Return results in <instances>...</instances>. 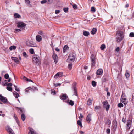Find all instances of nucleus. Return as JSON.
<instances>
[{
	"label": "nucleus",
	"instance_id": "nucleus-36",
	"mask_svg": "<svg viewBox=\"0 0 134 134\" xmlns=\"http://www.w3.org/2000/svg\"><path fill=\"white\" fill-rule=\"evenodd\" d=\"M7 89L8 90L10 91H11L12 90L11 87L9 86H7Z\"/></svg>",
	"mask_w": 134,
	"mask_h": 134
},
{
	"label": "nucleus",
	"instance_id": "nucleus-11",
	"mask_svg": "<svg viewBox=\"0 0 134 134\" xmlns=\"http://www.w3.org/2000/svg\"><path fill=\"white\" fill-rule=\"evenodd\" d=\"M0 100L3 102L6 103L7 102V99L5 97L2 96L0 95Z\"/></svg>",
	"mask_w": 134,
	"mask_h": 134
},
{
	"label": "nucleus",
	"instance_id": "nucleus-8",
	"mask_svg": "<svg viewBox=\"0 0 134 134\" xmlns=\"http://www.w3.org/2000/svg\"><path fill=\"white\" fill-rule=\"evenodd\" d=\"M52 57L53 59H54L55 64H56L58 61V57L57 55L54 53H53Z\"/></svg>",
	"mask_w": 134,
	"mask_h": 134
},
{
	"label": "nucleus",
	"instance_id": "nucleus-34",
	"mask_svg": "<svg viewBox=\"0 0 134 134\" xmlns=\"http://www.w3.org/2000/svg\"><path fill=\"white\" fill-rule=\"evenodd\" d=\"M22 54L23 56L25 58H27L28 57V55L25 52H23L22 53Z\"/></svg>",
	"mask_w": 134,
	"mask_h": 134
},
{
	"label": "nucleus",
	"instance_id": "nucleus-35",
	"mask_svg": "<svg viewBox=\"0 0 134 134\" xmlns=\"http://www.w3.org/2000/svg\"><path fill=\"white\" fill-rule=\"evenodd\" d=\"M68 7L66 8H63V10L64 12L65 13H67L68 12Z\"/></svg>",
	"mask_w": 134,
	"mask_h": 134
},
{
	"label": "nucleus",
	"instance_id": "nucleus-57",
	"mask_svg": "<svg viewBox=\"0 0 134 134\" xmlns=\"http://www.w3.org/2000/svg\"><path fill=\"white\" fill-rule=\"evenodd\" d=\"M80 117L81 118H82L83 117V115L81 113L80 114V117H79L80 118Z\"/></svg>",
	"mask_w": 134,
	"mask_h": 134
},
{
	"label": "nucleus",
	"instance_id": "nucleus-5",
	"mask_svg": "<svg viewBox=\"0 0 134 134\" xmlns=\"http://www.w3.org/2000/svg\"><path fill=\"white\" fill-rule=\"evenodd\" d=\"M91 59L92 65L93 66H95V64L96 62V57L94 55L92 54L91 55Z\"/></svg>",
	"mask_w": 134,
	"mask_h": 134
},
{
	"label": "nucleus",
	"instance_id": "nucleus-38",
	"mask_svg": "<svg viewBox=\"0 0 134 134\" xmlns=\"http://www.w3.org/2000/svg\"><path fill=\"white\" fill-rule=\"evenodd\" d=\"M4 77L6 79H7L9 77V75L8 74H6L4 75Z\"/></svg>",
	"mask_w": 134,
	"mask_h": 134
},
{
	"label": "nucleus",
	"instance_id": "nucleus-27",
	"mask_svg": "<svg viewBox=\"0 0 134 134\" xmlns=\"http://www.w3.org/2000/svg\"><path fill=\"white\" fill-rule=\"evenodd\" d=\"M77 124L78 125L80 126L81 127H82V123L81 121L79 120L77 121Z\"/></svg>",
	"mask_w": 134,
	"mask_h": 134
},
{
	"label": "nucleus",
	"instance_id": "nucleus-6",
	"mask_svg": "<svg viewBox=\"0 0 134 134\" xmlns=\"http://www.w3.org/2000/svg\"><path fill=\"white\" fill-rule=\"evenodd\" d=\"M103 104L104 107L106 108V110L108 111L110 107V105L108 104V102L106 101H104Z\"/></svg>",
	"mask_w": 134,
	"mask_h": 134
},
{
	"label": "nucleus",
	"instance_id": "nucleus-52",
	"mask_svg": "<svg viewBox=\"0 0 134 134\" xmlns=\"http://www.w3.org/2000/svg\"><path fill=\"white\" fill-rule=\"evenodd\" d=\"M60 12V10H56L55 11V13L56 14H58Z\"/></svg>",
	"mask_w": 134,
	"mask_h": 134
},
{
	"label": "nucleus",
	"instance_id": "nucleus-50",
	"mask_svg": "<svg viewBox=\"0 0 134 134\" xmlns=\"http://www.w3.org/2000/svg\"><path fill=\"white\" fill-rule=\"evenodd\" d=\"M15 93H16V96H15V97L16 98H18L19 96V94L16 92H15Z\"/></svg>",
	"mask_w": 134,
	"mask_h": 134
},
{
	"label": "nucleus",
	"instance_id": "nucleus-10",
	"mask_svg": "<svg viewBox=\"0 0 134 134\" xmlns=\"http://www.w3.org/2000/svg\"><path fill=\"white\" fill-rule=\"evenodd\" d=\"M113 129L115 131L116 130L117 127V124L116 121V120L114 121H113Z\"/></svg>",
	"mask_w": 134,
	"mask_h": 134
},
{
	"label": "nucleus",
	"instance_id": "nucleus-54",
	"mask_svg": "<svg viewBox=\"0 0 134 134\" xmlns=\"http://www.w3.org/2000/svg\"><path fill=\"white\" fill-rule=\"evenodd\" d=\"M23 79L24 80H26V81H28V79L26 78V77L24 76L23 77Z\"/></svg>",
	"mask_w": 134,
	"mask_h": 134
},
{
	"label": "nucleus",
	"instance_id": "nucleus-31",
	"mask_svg": "<svg viewBox=\"0 0 134 134\" xmlns=\"http://www.w3.org/2000/svg\"><path fill=\"white\" fill-rule=\"evenodd\" d=\"M30 53L31 54H33L34 53V51L33 49L31 48L29 50Z\"/></svg>",
	"mask_w": 134,
	"mask_h": 134
},
{
	"label": "nucleus",
	"instance_id": "nucleus-17",
	"mask_svg": "<svg viewBox=\"0 0 134 134\" xmlns=\"http://www.w3.org/2000/svg\"><path fill=\"white\" fill-rule=\"evenodd\" d=\"M105 121L106 124L108 125H109L111 124V121L109 119L105 118Z\"/></svg>",
	"mask_w": 134,
	"mask_h": 134
},
{
	"label": "nucleus",
	"instance_id": "nucleus-64",
	"mask_svg": "<svg viewBox=\"0 0 134 134\" xmlns=\"http://www.w3.org/2000/svg\"><path fill=\"white\" fill-rule=\"evenodd\" d=\"M129 4H127L125 5V7H129Z\"/></svg>",
	"mask_w": 134,
	"mask_h": 134
},
{
	"label": "nucleus",
	"instance_id": "nucleus-37",
	"mask_svg": "<svg viewBox=\"0 0 134 134\" xmlns=\"http://www.w3.org/2000/svg\"><path fill=\"white\" fill-rule=\"evenodd\" d=\"M92 86L93 87H95L96 86V82L94 81H92Z\"/></svg>",
	"mask_w": 134,
	"mask_h": 134
},
{
	"label": "nucleus",
	"instance_id": "nucleus-42",
	"mask_svg": "<svg viewBox=\"0 0 134 134\" xmlns=\"http://www.w3.org/2000/svg\"><path fill=\"white\" fill-rule=\"evenodd\" d=\"M15 33H17V32H20L21 31V30L20 29H15Z\"/></svg>",
	"mask_w": 134,
	"mask_h": 134
},
{
	"label": "nucleus",
	"instance_id": "nucleus-26",
	"mask_svg": "<svg viewBox=\"0 0 134 134\" xmlns=\"http://www.w3.org/2000/svg\"><path fill=\"white\" fill-rule=\"evenodd\" d=\"M21 119L23 121H24L26 117L24 114H22L21 115Z\"/></svg>",
	"mask_w": 134,
	"mask_h": 134
},
{
	"label": "nucleus",
	"instance_id": "nucleus-19",
	"mask_svg": "<svg viewBox=\"0 0 134 134\" xmlns=\"http://www.w3.org/2000/svg\"><path fill=\"white\" fill-rule=\"evenodd\" d=\"M91 120V115L90 114H89L86 118V121L88 122H89Z\"/></svg>",
	"mask_w": 134,
	"mask_h": 134
},
{
	"label": "nucleus",
	"instance_id": "nucleus-24",
	"mask_svg": "<svg viewBox=\"0 0 134 134\" xmlns=\"http://www.w3.org/2000/svg\"><path fill=\"white\" fill-rule=\"evenodd\" d=\"M14 17L16 18H19L20 17V15L18 13H15L14 14Z\"/></svg>",
	"mask_w": 134,
	"mask_h": 134
},
{
	"label": "nucleus",
	"instance_id": "nucleus-23",
	"mask_svg": "<svg viewBox=\"0 0 134 134\" xmlns=\"http://www.w3.org/2000/svg\"><path fill=\"white\" fill-rule=\"evenodd\" d=\"M83 35L86 36H88L89 35L90 33L89 32L87 31H85L83 32Z\"/></svg>",
	"mask_w": 134,
	"mask_h": 134
},
{
	"label": "nucleus",
	"instance_id": "nucleus-18",
	"mask_svg": "<svg viewBox=\"0 0 134 134\" xmlns=\"http://www.w3.org/2000/svg\"><path fill=\"white\" fill-rule=\"evenodd\" d=\"M68 98V96L66 94H63L62 96L60 97V98L62 100H65Z\"/></svg>",
	"mask_w": 134,
	"mask_h": 134
},
{
	"label": "nucleus",
	"instance_id": "nucleus-25",
	"mask_svg": "<svg viewBox=\"0 0 134 134\" xmlns=\"http://www.w3.org/2000/svg\"><path fill=\"white\" fill-rule=\"evenodd\" d=\"M68 48V47L67 45H65L64 46L63 48V52H64L65 51L67 50Z\"/></svg>",
	"mask_w": 134,
	"mask_h": 134
},
{
	"label": "nucleus",
	"instance_id": "nucleus-1",
	"mask_svg": "<svg viewBox=\"0 0 134 134\" xmlns=\"http://www.w3.org/2000/svg\"><path fill=\"white\" fill-rule=\"evenodd\" d=\"M123 32L121 31L118 32L116 35V41L117 42H120L123 38Z\"/></svg>",
	"mask_w": 134,
	"mask_h": 134
},
{
	"label": "nucleus",
	"instance_id": "nucleus-21",
	"mask_svg": "<svg viewBox=\"0 0 134 134\" xmlns=\"http://www.w3.org/2000/svg\"><path fill=\"white\" fill-rule=\"evenodd\" d=\"M28 134H36L34 131V130L32 129H31Z\"/></svg>",
	"mask_w": 134,
	"mask_h": 134
},
{
	"label": "nucleus",
	"instance_id": "nucleus-7",
	"mask_svg": "<svg viewBox=\"0 0 134 134\" xmlns=\"http://www.w3.org/2000/svg\"><path fill=\"white\" fill-rule=\"evenodd\" d=\"M26 24L23 22H19L17 23V27L18 28H24L26 26Z\"/></svg>",
	"mask_w": 134,
	"mask_h": 134
},
{
	"label": "nucleus",
	"instance_id": "nucleus-32",
	"mask_svg": "<svg viewBox=\"0 0 134 134\" xmlns=\"http://www.w3.org/2000/svg\"><path fill=\"white\" fill-rule=\"evenodd\" d=\"M118 106L119 107L121 108L123 107V105L122 103H120L118 104Z\"/></svg>",
	"mask_w": 134,
	"mask_h": 134
},
{
	"label": "nucleus",
	"instance_id": "nucleus-51",
	"mask_svg": "<svg viewBox=\"0 0 134 134\" xmlns=\"http://www.w3.org/2000/svg\"><path fill=\"white\" fill-rule=\"evenodd\" d=\"M6 84L7 85V86H12V84L11 83H6Z\"/></svg>",
	"mask_w": 134,
	"mask_h": 134
},
{
	"label": "nucleus",
	"instance_id": "nucleus-44",
	"mask_svg": "<svg viewBox=\"0 0 134 134\" xmlns=\"http://www.w3.org/2000/svg\"><path fill=\"white\" fill-rule=\"evenodd\" d=\"M68 66L69 69H71L72 67V64H69Z\"/></svg>",
	"mask_w": 134,
	"mask_h": 134
},
{
	"label": "nucleus",
	"instance_id": "nucleus-4",
	"mask_svg": "<svg viewBox=\"0 0 134 134\" xmlns=\"http://www.w3.org/2000/svg\"><path fill=\"white\" fill-rule=\"evenodd\" d=\"M75 58V53H71L68 57V59L71 61H74Z\"/></svg>",
	"mask_w": 134,
	"mask_h": 134
},
{
	"label": "nucleus",
	"instance_id": "nucleus-15",
	"mask_svg": "<svg viewBox=\"0 0 134 134\" xmlns=\"http://www.w3.org/2000/svg\"><path fill=\"white\" fill-rule=\"evenodd\" d=\"M103 73V70L101 69H99L97 71V74L98 75H100Z\"/></svg>",
	"mask_w": 134,
	"mask_h": 134
},
{
	"label": "nucleus",
	"instance_id": "nucleus-49",
	"mask_svg": "<svg viewBox=\"0 0 134 134\" xmlns=\"http://www.w3.org/2000/svg\"><path fill=\"white\" fill-rule=\"evenodd\" d=\"M120 48L119 47H117L115 49V51L116 52H119V51Z\"/></svg>",
	"mask_w": 134,
	"mask_h": 134
},
{
	"label": "nucleus",
	"instance_id": "nucleus-9",
	"mask_svg": "<svg viewBox=\"0 0 134 134\" xmlns=\"http://www.w3.org/2000/svg\"><path fill=\"white\" fill-rule=\"evenodd\" d=\"M131 120L129 119L127 121V129H129L131 125Z\"/></svg>",
	"mask_w": 134,
	"mask_h": 134
},
{
	"label": "nucleus",
	"instance_id": "nucleus-46",
	"mask_svg": "<svg viewBox=\"0 0 134 134\" xmlns=\"http://www.w3.org/2000/svg\"><path fill=\"white\" fill-rule=\"evenodd\" d=\"M46 0H43L41 1V3L42 4H43L46 3Z\"/></svg>",
	"mask_w": 134,
	"mask_h": 134
},
{
	"label": "nucleus",
	"instance_id": "nucleus-22",
	"mask_svg": "<svg viewBox=\"0 0 134 134\" xmlns=\"http://www.w3.org/2000/svg\"><path fill=\"white\" fill-rule=\"evenodd\" d=\"M97 29L96 28H93L91 32V34H92L94 35Z\"/></svg>",
	"mask_w": 134,
	"mask_h": 134
},
{
	"label": "nucleus",
	"instance_id": "nucleus-39",
	"mask_svg": "<svg viewBox=\"0 0 134 134\" xmlns=\"http://www.w3.org/2000/svg\"><path fill=\"white\" fill-rule=\"evenodd\" d=\"M125 76L126 78H127L129 77L130 75L129 73L126 72L125 74Z\"/></svg>",
	"mask_w": 134,
	"mask_h": 134
},
{
	"label": "nucleus",
	"instance_id": "nucleus-14",
	"mask_svg": "<svg viewBox=\"0 0 134 134\" xmlns=\"http://www.w3.org/2000/svg\"><path fill=\"white\" fill-rule=\"evenodd\" d=\"M11 59L12 60H14L15 62L16 63H19L20 62L19 61L18 58L16 57H11Z\"/></svg>",
	"mask_w": 134,
	"mask_h": 134
},
{
	"label": "nucleus",
	"instance_id": "nucleus-60",
	"mask_svg": "<svg viewBox=\"0 0 134 134\" xmlns=\"http://www.w3.org/2000/svg\"><path fill=\"white\" fill-rule=\"evenodd\" d=\"M122 121L124 123H125L126 122V121L124 119H123L122 120Z\"/></svg>",
	"mask_w": 134,
	"mask_h": 134
},
{
	"label": "nucleus",
	"instance_id": "nucleus-55",
	"mask_svg": "<svg viewBox=\"0 0 134 134\" xmlns=\"http://www.w3.org/2000/svg\"><path fill=\"white\" fill-rule=\"evenodd\" d=\"M130 134H134V129H133L130 132Z\"/></svg>",
	"mask_w": 134,
	"mask_h": 134
},
{
	"label": "nucleus",
	"instance_id": "nucleus-45",
	"mask_svg": "<svg viewBox=\"0 0 134 134\" xmlns=\"http://www.w3.org/2000/svg\"><path fill=\"white\" fill-rule=\"evenodd\" d=\"M106 132L107 133L109 134L110 132V130L109 129H107Z\"/></svg>",
	"mask_w": 134,
	"mask_h": 134
},
{
	"label": "nucleus",
	"instance_id": "nucleus-29",
	"mask_svg": "<svg viewBox=\"0 0 134 134\" xmlns=\"http://www.w3.org/2000/svg\"><path fill=\"white\" fill-rule=\"evenodd\" d=\"M92 101L90 99H89L87 102V104L88 105H90L92 104Z\"/></svg>",
	"mask_w": 134,
	"mask_h": 134
},
{
	"label": "nucleus",
	"instance_id": "nucleus-61",
	"mask_svg": "<svg viewBox=\"0 0 134 134\" xmlns=\"http://www.w3.org/2000/svg\"><path fill=\"white\" fill-rule=\"evenodd\" d=\"M38 33H39V34H40V35H42V32L41 31H40Z\"/></svg>",
	"mask_w": 134,
	"mask_h": 134
},
{
	"label": "nucleus",
	"instance_id": "nucleus-28",
	"mask_svg": "<svg viewBox=\"0 0 134 134\" xmlns=\"http://www.w3.org/2000/svg\"><path fill=\"white\" fill-rule=\"evenodd\" d=\"M16 47L14 46H12L9 47V49L11 51L12 50H15L16 48Z\"/></svg>",
	"mask_w": 134,
	"mask_h": 134
},
{
	"label": "nucleus",
	"instance_id": "nucleus-16",
	"mask_svg": "<svg viewBox=\"0 0 134 134\" xmlns=\"http://www.w3.org/2000/svg\"><path fill=\"white\" fill-rule=\"evenodd\" d=\"M36 39L38 42L41 41L42 39L41 37L39 35H37L36 36Z\"/></svg>",
	"mask_w": 134,
	"mask_h": 134
},
{
	"label": "nucleus",
	"instance_id": "nucleus-63",
	"mask_svg": "<svg viewBox=\"0 0 134 134\" xmlns=\"http://www.w3.org/2000/svg\"><path fill=\"white\" fill-rule=\"evenodd\" d=\"M107 92V95L108 96H109L110 95V93L109 92Z\"/></svg>",
	"mask_w": 134,
	"mask_h": 134
},
{
	"label": "nucleus",
	"instance_id": "nucleus-48",
	"mask_svg": "<svg viewBox=\"0 0 134 134\" xmlns=\"http://www.w3.org/2000/svg\"><path fill=\"white\" fill-rule=\"evenodd\" d=\"M25 2L27 4L30 3V1L29 0H25Z\"/></svg>",
	"mask_w": 134,
	"mask_h": 134
},
{
	"label": "nucleus",
	"instance_id": "nucleus-58",
	"mask_svg": "<svg viewBox=\"0 0 134 134\" xmlns=\"http://www.w3.org/2000/svg\"><path fill=\"white\" fill-rule=\"evenodd\" d=\"M80 134H84V132L82 131H80Z\"/></svg>",
	"mask_w": 134,
	"mask_h": 134
},
{
	"label": "nucleus",
	"instance_id": "nucleus-40",
	"mask_svg": "<svg viewBox=\"0 0 134 134\" xmlns=\"http://www.w3.org/2000/svg\"><path fill=\"white\" fill-rule=\"evenodd\" d=\"M129 36L130 37H134V33L133 32H131Z\"/></svg>",
	"mask_w": 134,
	"mask_h": 134
},
{
	"label": "nucleus",
	"instance_id": "nucleus-12",
	"mask_svg": "<svg viewBox=\"0 0 134 134\" xmlns=\"http://www.w3.org/2000/svg\"><path fill=\"white\" fill-rule=\"evenodd\" d=\"M7 131L9 132V134H14L13 130L9 127H8L6 129Z\"/></svg>",
	"mask_w": 134,
	"mask_h": 134
},
{
	"label": "nucleus",
	"instance_id": "nucleus-56",
	"mask_svg": "<svg viewBox=\"0 0 134 134\" xmlns=\"http://www.w3.org/2000/svg\"><path fill=\"white\" fill-rule=\"evenodd\" d=\"M103 82H105L106 81V79L104 78H103Z\"/></svg>",
	"mask_w": 134,
	"mask_h": 134
},
{
	"label": "nucleus",
	"instance_id": "nucleus-47",
	"mask_svg": "<svg viewBox=\"0 0 134 134\" xmlns=\"http://www.w3.org/2000/svg\"><path fill=\"white\" fill-rule=\"evenodd\" d=\"M100 108V107L99 106H96L94 108V109L95 110H97L99 109Z\"/></svg>",
	"mask_w": 134,
	"mask_h": 134
},
{
	"label": "nucleus",
	"instance_id": "nucleus-3",
	"mask_svg": "<svg viewBox=\"0 0 134 134\" xmlns=\"http://www.w3.org/2000/svg\"><path fill=\"white\" fill-rule=\"evenodd\" d=\"M126 97V96L125 94L124 93H122L120 99L121 102L123 103L125 105H126L128 102Z\"/></svg>",
	"mask_w": 134,
	"mask_h": 134
},
{
	"label": "nucleus",
	"instance_id": "nucleus-20",
	"mask_svg": "<svg viewBox=\"0 0 134 134\" xmlns=\"http://www.w3.org/2000/svg\"><path fill=\"white\" fill-rule=\"evenodd\" d=\"M72 87L74 89V95L76 96H77V94L76 93V85L75 84H74L73 85Z\"/></svg>",
	"mask_w": 134,
	"mask_h": 134
},
{
	"label": "nucleus",
	"instance_id": "nucleus-33",
	"mask_svg": "<svg viewBox=\"0 0 134 134\" xmlns=\"http://www.w3.org/2000/svg\"><path fill=\"white\" fill-rule=\"evenodd\" d=\"M69 104L72 106L74 104V102L72 100H70L69 102Z\"/></svg>",
	"mask_w": 134,
	"mask_h": 134
},
{
	"label": "nucleus",
	"instance_id": "nucleus-41",
	"mask_svg": "<svg viewBox=\"0 0 134 134\" xmlns=\"http://www.w3.org/2000/svg\"><path fill=\"white\" fill-rule=\"evenodd\" d=\"M91 10L92 12H95L96 11L94 7H92L91 8Z\"/></svg>",
	"mask_w": 134,
	"mask_h": 134
},
{
	"label": "nucleus",
	"instance_id": "nucleus-30",
	"mask_svg": "<svg viewBox=\"0 0 134 134\" xmlns=\"http://www.w3.org/2000/svg\"><path fill=\"white\" fill-rule=\"evenodd\" d=\"M105 47H106L105 45L104 44H103L101 46L100 48L101 50H103L105 49Z\"/></svg>",
	"mask_w": 134,
	"mask_h": 134
},
{
	"label": "nucleus",
	"instance_id": "nucleus-53",
	"mask_svg": "<svg viewBox=\"0 0 134 134\" xmlns=\"http://www.w3.org/2000/svg\"><path fill=\"white\" fill-rule=\"evenodd\" d=\"M18 110H20V111L21 112L23 113V110L21 108H18Z\"/></svg>",
	"mask_w": 134,
	"mask_h": 134
},
{
	"label": "nucleus",
	"instance_id": "nucleus-62",
	"mask_svg": "<svg viewBox=\"0 0 134 134\" xmlns=\"http://www.w3.org/2000/svg\"><path fill=\"white\" fill-rule=\"evenodd\" d=\"M15 90L17 91H20V90L19 89H17V88H15Z\"/></svg>",
	"mask_w": 134,
	"mask_h": 134
},
{
	"label": "nucleus",
	"instance_id": "nucleus-59",
	"mask_svg": "<svg viewBox=\"0 0 134 134\" xmlns=\"http://www.w3.org/2000/svg\"><path fill=\"white\" fill-rule=\"evenodd\" d=\"M55 50L56 51H57L58 52L59 51V49L58 48H56L55 49Z\"/></svg>",
	"mask_w": 134,
	"mask_h": 134
},
{
	"label": "nucleus",
	"instance_id": "nucleus-43",
	"mask_svg": "<svg viewBox=\"0 0 134 134\" xmlns=\"http://www.w3.org/2000/svg\"><path fill=\"white\" fill-rule=\"evenodd\" d=\"M73 8L75 9H77V7L76 4H74L72 5Z\"/></svg>",
	"mask_w": 134,
	"mask_h": 134
},
{
	"label": "nucleus",
	"instance_id": "nucleus-13",
	"mask_svg": "<svg viewBox=\"0 0 134 134\" xmlns=\"http://www.w3.org/2000/svg\"><path fill=\"white\" fill-rule=\"evenodd\" d=\"M63 76V74L62 72H59L57 73L54 76V78H57L58 77H61Z\"/></svg>",
	"mask_w": 134,
	"mask_h": 134
},
{
	"label": "nucleus",
	"instance_id": "nucleus-2",
	"mask_svg": "<svg viewBox=\"0 0 134 134\" xmlns=\"http://www.w3.org/2000/svg\"><path fill=\"white\" fill-rule=\"evenodd\" d=\"M32 59L33 63L34 64L39 65L40 63V58L38 55H34L32 57Z\"/></svg>",
	"mask_w": 134,
	"mask_h": 134
}]
</instances>
